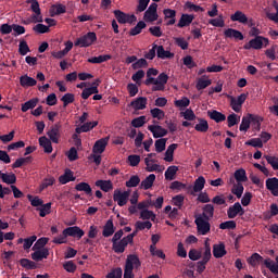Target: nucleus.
Masks as SVG:
<instances>
[{
  "label": "nucleus",
  "instance_id": "34",
  "mask_svg": "<svg viewBox=\"0 0 278 278\" xmlns=\"http://www.w3.org/2000/svg\"><path fill=\"white\" fill-rule=\"evenodd\" d=\"M264 262V257L260 255V253H253L249 258H248V264L252 266L253 268H256V266H260Z\"/></svg>",
  "mask_w": 278,
  "mask_h": 278
},
{
  "label": "nucleus",
  "instance_id": "5",
  "mask_svg": "<svg viewBox=\"0 0 278 278\" xmlns=\"http://www.w3.org/2000/svg\"><path fill=\"white\" fill-rule=\"evenodd\" d=\"M251 123H254L256 129H260V127L262 126V119H260V117L257 116L250 114L249 117H242L239 129L241 131H249V128L251 127Z\"/></svg>",
  "mask_w": 278,
  "mask_h": 278
},
{
  "label": "nucleus",
  "instance_id": "31",
  "mask_svg": "<svg viewBox=\"0 0 278 278\" xmlns=\"http://www.w3.org/2000/svg\"><path fill=\"white\" fill-rule=\"evenodd\" d=\"M194 21V15H190V14H182L177 27H179L180 29L184 27H190V24Z\"/></svg>",
  "mask_w": 278,
  "mask_h": 278
},
{
  "label": "nucleus",
  "instance_id": "36",
  "mask_svg": "<svg viewBox=\"0 0 278 278\" xmlns=\"http://www.w3.org/2000/svg\"><path fill=\"white\" fill-rule=\"evenodd\" d=\"M195 131H200L201 134H205L210 129V124L205 118H198V124L194 126Z\"/></svg>",
  "mask_w": 278,
  "mask_h": 278
},
{
  "label": "nucleus",
  "instance_id": "26",
  "mask_svg": "<svg viewBox=\"0 0 278 278\" xmlns=\"http://www.w3.org/2000/svg\"><path fill=\"white\" fill-rule=\"evenodd\" d=\"M225 38H235V40H244L242 31L233 28H228L224 31Z\"/></svg>",
  "mask_w": 278,
  "mask_h": 278
},
{
  "label": "nucleus",
  "instance_id": "19",
  "mask_svg": "<svg viewBox=\"0 0 278 278\" xmlns=\"http://www.w3.org/2000/svg\"><path fill=\"white\" fill-rule=\"evenodd\" d=\"M230 21L232 23H241V25H247L249 23V17L242 11H236L230 15Z\"/></svg>",
  "mask_w": 278,
  "mask_h": 278
},
{
  "label": "nucleus",
  "instance_id": "28",
  "mask_svg": "<svg viewBox=\"0 0 278 278\" xmlns=\"http://www.w3.org/2000/svg\"><path fill=\"white\" fill-rule=\"evenodd\" d=\"M97 188H100L102 192H110L111 190H114V184H112V180H97L96 181Z\"/></svg>",
  "mask_w": 278,
  "mask_h": 278
},
{
  "label": "nucleus",
  "instance_id": "15",
  "mask_svg": "<svg viewBox=\"0 0 278 278\" xmlns=\"http://www.w3.org/2000/svg\"><path fill=\"white\" fill-rule=\"evenodd\" d=\"M108 142H110V137H105L97 140L92 147V153L101 155V153L105 151V148L108 147Z\"/></svg>",
  "mask_w": 278,
  "mask_h": 278
},
{
  "label": "nucleus",
  "instance_id": "12",
  "mask_svg": "<svg viewBox=\"0 0 278 278\" xmlns=\"http://www.w3.org/2000/svg\"><path fill=\"white\" fill-rule=\"evenodd\" d=\"M244 101H247L245 93H241L238 96V98L230 97V108L233 110V112H241Z\"/></svg>",
  "mask_w": 278,
  "mask_h": 278
},
{
  "label": "nucleus",
  "instance_id": "18",
  "mask_svg": "<svg viewBox=\"0 0 278 278\" xmlns=\"http://www.w3.org/2000/svg\"><path fill=\"white\" fill-rule=\"evenodd\" d=\"M64 230L67 236H70L71 238H78V240H80V238H84L86 233L81 228H79V226L67 227Z\"/></svg>",
  "mask_w": 278,
  "mask_h": 278
},
{
  "label": "nucleus",
  "instance_id": "23",
  "mask_svg": "<svg viewBox=\"0 0 278 278\" xmlns=\"http://www.w3.org/2000/svg\"><path fill=\"white\" fill-rule=\"evenodd\" d=\"M213 255L216 260H220V257H225L227 255V250L225 249V243L220 242L218 244L213 245Z\"/></svg>",
  "mask_w": 278,
  "mask_h": 278
},
{
  "label": "nucleus",
  "instance_id": "1",
  "mask_svg": "<svg viewBox=\"0 0 278 278\" xmlns=\"http://www.w3.org/2000/svg\"><path fill=\"white\" fill-rule=\"evenodd\" d=\"M142 266L140 258L136 254H129L124 268V278H134V268Z\"/></svg>",
  "mask_w": 278,
  "mask_h": 278
},
{
  "label": "nucleus",
  "instance_id": "51",
  "mask_svg": "<svg viewBox=\"0 0 278 278\" xmlns=\"http://www.w3.org/2000/svg\"><path fill=\"white\" fill-rule=\"evenodd\" d=\"M231 192L237 197V199H242V194H244V186L242 182L233 185Z\"/></svg>",
  "mask_w": 278,
  "mask_h": 278
},
{
  "label": "nucleus",
  "instance_id": "41",
  "mask_svg": "<svg viewBox=\"0 0 278 278\" xmlns=\"http://www.w3.org/2000/svg\"><path fill=\"white\" fill-rule=\"evenodd\" d=\"M39 102H40V99L33 98L26 101L25 103H23L21 110L22 112H28V110H34V108H36V105H38Z\"/></svg>",
  "mask_w": 278,
  "mask_h": 278
},
{
  "label": "nucleus",
  "instance_id": "33",
  "mask_svg": "<svg viewBox=\"0 0 278 278\" xmlns=\"http://www.w3.org/2000/svg\"><path fill=\"white\" fill-rule=\"evenodd\" d=\"M39 144L42 147L45 153H53V146L51 144V139L47 137L39 138Z\"/></svg>",
  "mask_w": 278,
  "mask_h": 278
},
{
  "label": "nucleus",
  "instance_id": "6",
  "mask_svg": "<svg viewBox=\"0 0 278 278\" xmlns=\"http://www.w3.org/2000/svg\"><path fill=\"white\" fill-rule=\"evenodd\" d=\"M194 224L197 225L198 233L200 236H207L210 230L212 229V225H210V219H203V217H194Z\"/></svg>",
  "mask_w": 278,
  "mask_h": 278
},
{
  "label": "nucleus",
  "instance_id": "16",
  "mask_svg": "<svg viewBox=\"0 0 278 278\" xmlns=\"http://www.w3.org/2000/svg\"><path fill=\"white\" fill-rule=\"evenodd\" d=\"M148 129L153 135V138H164V136L168 135V130L160 125H150Z\"/></svg>",
  "mask_w": 278,
  "mask_h": 278
},
{
  "label": "nucleus",
  "instance_id": "3",
  "mask_svg": "<svg viewBox=\"0 0 278 278\" xmlns=\"http://www.w3.org/2000/svg\"><path fill=\"white\" fill-rule=\"evenodd\" d=\"M268 45H270V40L268 38L254 37L243 46V49H245V51H251V49L260 51L261 49H264V47H268Z\"/></svg>",
  "mask_w": 278,
  "mask_h": 278
},
{
  "label": "nucleus",
  "instance_id": "64",
  "mask_svg": "<svg viewBox=\"0 0 278 278\" xmlns=\"http://www.w3.org/2000/svg\"><path fill=\"white\" fill-rule=\"evenodd\" d=\"M174 104L176 108H188V105H190V99L184 97L180 100H175Z\"/></svg>",
  "mask_w": 278,
  "mask_h": 278
},
{
  "label": "nucleus",
  "instance_id": "13",
  "mask_svg": "<svg viewBox=\"0 0 278 278\" xmlns=\"http://www.w3.org/2000/svg\"><path fill=\"white\" fill-rule=\"evenodd\" d=\"M244 216V208L240 202H236L233 205L229 206L227 210L228 218H236V216Z\"/></svg>",
  "mask_w": 278,
  "mask_h": 278
},
{
  "label": "nucleus",
  "instance_id": "21",
  "mask_svg": "<svg viewBox=\"0 0 278 278\" xmlns=\"http://www.w3.org/2000/svg\"><path fill=\"white\" fill-rule=\"evenodd\" d=\"M128 244L132 243L127 240V237H124L122 240L116 241L115 243H113L114 253H125V249H127Z\"/></svg>",
  "mask_w": 278,
  "mask_h": 278
},
{
  "label": "nucleus",
  "instance_id": "46",
  "mask_svg": "<svg viewBox=\"0 0 278 278\" xmlns=\"http://www.w3.org/2000/svg\"><path fill=\"white\" fill-rule=\"evenodd\" d=\"M205 188V177L200 176L193 184V192H201Z\"/></svg>",
  "mask_w": 278,
  "mask_h": 278
},
{
  "label": "nucleus",
  "instance_id": "8",
  "mask_svg": "<svg viewBox=\"0 0 278 278\" xmlns=\"http://www.w3.org/2000/svg\"><path fill=\"white\" fill-rule=\"evenodd\" d=\"M157 18H160V15H157V3L153 2L144 12L143 21L146 23H154V21H157Z\"/></svg>",
  "mask_w": 278,
  "mask_h": 278
},
{
  "label": "nucleus",
  "instance_id": "2",
  "mask_svg": "<svg viewBox=\"0 0 278 278\" xmlns=\"http://www.w3.org/2000/svg\"><path fill=\"white\" fill-rule=\"evenodd\" d=\"M212 260V247L210 245V240L206 239L204 241V251L202 254V260L199 261L195 265L197 273L201 275V273H205V268L207 266V262Z\"/></svg>",
  "mask_w": 278,
  "mask_h": 278
},
{
  "label": "nucleus",
  "instance_id": "49",
  "mask_svg": "<svg viewBox=\"0 0 278 278\" xmlns=\"http://www.w3.org/2000/svg\"><path fill=\"white\" fill-rule=\"evenodd\" d=\"M20 265L22 268H26L27 270H36V263L34 261H29V258H21Z\"/></svg>",
  "mask_w": 278,
  "mask_h": 278
},
{
  "label": "nucleus",
  "instance_id": "52",
  "mask_svg": "<svg viewBox=\"0 0 278 278\" xmlns=\"http://www.w3.org/2000/svg\"><path fill=\"white\" fill-rule=\"evenodd\" d=\"M48 242H49V238H46V237L39 238L36 241V243L33 245V251L45 249V247H47Z\"/></svg>",
  "mask_w": 278,
  "mask_h": 278
},
{
  "label": "nucleus",
  "instance_id": "60",
  "mask_svg": "<svg viewBox=\"0 0 278 278\" xmlns=\"http://www.w3.org/2000/svg\"><path fill=\"white\" fill-rule=\"evenodd\" d=\"M150 114L153 118H157V121H162L164 118L165 113L161 109L154 108L150 111Z\"/></svg>",
  "mask_w": 278,
  "mask_h": 278
},
{
  "label": "nucleus",
  "instance_id": "32",
  "mask_svg": "<svg viewBox=\"0 0 278 278\" xmlns=\"http://www.w3.org/2000/svg\"><path fill=\"white\" fill-rule=\"evenodd\" d=\"M75 179L76 178L73 175V170H71L68 168H66L64 174L59 177V181L62 184V186L71 182V181H75Z\"/></svg>",
  "mask_w": 278,
  "mask_h": 278
},
{
  "label": "nucleus",
  "instance_id": "27",
  "mask_svg": "<svg viewBox=\"0 0 278 278\" xmlns=\"http://www.w3.org/2000/svg\"><path fill=\"white\" fill-rule=\"evenodd\" d=\"M163 14L165 16V21L169 18V21L166 23L167 26L175 25V23H177V11L173 9H164Z\"/></svg>",
  "mask_w": 278,
  "mask_h": 278
},
{
  "label": "nucleus",
  "instance_id": "10",
  "mask_svg": "<svg viewBox=\"0 0 278 278\" xmlns=\"http://www.w3.org/2000/svg\"><path fill=\"white\" fill-rule=\"evenodd\" d=\"M114 16L121 25H125V23H135L136 21V15H129L121 10H115Z\"/></svg>",
  "mask_w": 278,
  "mask_h": 278
},
{
  "label": "nucleus",
  "instance_id": "22",
  "mask_svg": "<svg viewBox=\"0 0 278 278\" xmlns=\"http://www.w3.org/2000/svg\"><path fill=\"white\" fill-rule=\"evenodd\" d=\"M33 251H35V253H31V260H34V262H42V260H47V257H49V249L47 248Z\"/></svg>",
  "mask_w": 278,
  "mask_h": 278
},
{
  "label": "nucleus",
  "instance_id": "20",
  "mask_svg": "<svg viewBox=\"0 0 278 278\" xmlns=\"http://www.w3.org/2000/svg\"><path fill=\"white\" fill-rule=\"evenodd\" d=\"M266 188L271 192L274 197H278V178H267L265 181Z\"/></svg>",
  "mask_w": 278,
  "mask_h": 278
},
{
  "label": "nucleus",
  "instance_id": "40",
  "mask_svg": "<svg viewBox=\"0 0 278 278\" xmlns=\"http://www.w3.org/2000/svg\"><path fill=\"white\" fill-rule=\"evenodd\" d=\"M155 182V174H150L148 177H146L144 180L141 181L140 188L143 190H149L153 188V184Z\"/></svg>",
  "mask_w": 278,
  "mask_h": 278
},
{
  "label": "nucleus",
  "instance_id": "61",
  "mask_svg": "<svg viewBox=\"0 0 278 278\" xmlns=\"http://www.w3.org/2000/svg\"><path fill=\"white\" fill-rule=\"evenodd\" d=\"M29 46L27 45V41L22 40L20 41V46H18V53L20 55H25L26 53H29Z\"/></svg>",
  "mask_w": 278,
  "mask_h": 278
},
{
  "label": "nucleus",
  "instance_id": "24",
  "mask_svg": "<svg viewBox=\"0 0 278 278\" xmlns=\"http://www.w3.org/2000/svg\"><path fill=\"white\" fill-rule=\"evenodd\" d=\"M115 231L116 228H114V220L110 218L103 226L102 236L104 238H110V236H114Z\"/></svg>",
  "mask_w": 278,
  "mask_h": 278
},
{
  "label": "nucleus",
  "instance_id": "45",
  "mask_svg": "<svg viewBox=\"0 0 278 278\" xmlns=\"http://www.w3.org/2000/svg\"><path fill=\"white\" fill-rule=\"evenodd\" d=\"M178 170H179V167L175 166V165L167 167V169L165 172V179L167 181H173V179H175V175H177Z\"/></svg>",
  "mask_w": 278,
  "mask_h": 278
},
{
  "label": "nucleus",
  "instance_id": "14",
  "mask_svg": "<svg viewBox=\"0 0 278 278\" xmlns=\"http://www.w3.org/2000/svg\"><path fill=\"white\" fill-rule=\"evenodd\" d=\"M168 84V75L161 73L157 78H155V86L152 87L153 92L162 91L166 88Z\"/></svg>",
  "mask_w": 278,
  "mask_h": 278
},
{
  "label": "nucleus",
  "instance_id": "56",
  "mask_svg": "<svg viewBox=\"0 0 278 278\" xmlns=\"http://www.w3.org/2000/svg\"><path fill=\"white\" fill-rule=\"evenodd\" d=\"M37 212H39L41 218H45L47 214H51V202L43 204L41 207H37Z\"/></svg>",
  "mask_w": 278,
  "mask_h": 278
},
{
  "label": "nucleus",
  "instance_id": "48",
  "mask_svg": "<svg viewBox=\"0 0 278 278\" xmlns=\"http://www.w3.org/2000/svg\"><path fill=\"white\" fill-rule=\"evenodd\" d=\"M235 179L236 181H238V184L248 181L249 178L247 177V170H244L243 168L237 169L235 172Z\"/></svg>",
  "mask_w": 278,
  "mask_h": 278
},
{
  "label": "nucleus",
  "instance_id": "37",
  "mask_svg": "<svg viewBox=\"0 0 278 278\" xmlns=\"http://www.w3.org/2000/svg\"><path fill=\"white\" fill-rule=\"evenodd\" d=\"M77 192H85L88 197H92V187L88 182H79L75 186Z\"/></svg>",
  "mask_w": 278,
  "mask_h": 278
},
{
  "label": "nucleus",
  "instance_id": "43",
  "mask_svg": "<svg viewBox=\"0 0 278 278\" xmlns=\"http://www.w3.org/2000/svg\"><path fill=\"white\" fill-rule=\"evenodd\" d=\"M178 144L177 143H172L168 146L167 150L165 151V162H173L174 155H175V150H177Z\"/></svg>",
  "mask_w": 278,
  "mask_h": 278
},
{
  "label": "nucleus",
  "instance_id": "30",
  "mask_svg": "<svg viewBox=\"0 0 278 278\" xmlns=\"http://www.w3.org/2000/svg\"><path fill=\"white\" fill-rule=\"evenodd\" d=\"M99 125V122H87L83 124L80 127H76L75 132L76 134H87V131H90L91 129H94Z\"/></svg>",
  "mask_w": 278,
  "mask_h": 278
},
{
  "label": "nucleus",
  "instance_id": "57",
  "mask_svg": "<svg viewBox=\"0 0 278 278\" xmlns=\"http://www.w3.org/2000/svg\"><path fill=\"white\" fill-rule=\"evenodd\" d=\"M135 227L137 229V231H144V229H151V227H153V224L149 220L147 222H136Z\"/></svg>",
  "mask_w": 278,
  "mask_h": 278
},
{
  "label": "nucleus",
  "instance_id": "39",
  "mask_svg": "<svg viewBox=\"0 0 278 278\" xmlns=\"http://www.w3.org/2000/svg\"><path fill=\"white\" fill-rule=\"evenodd\" d=\"M151 162H155V160H152V159H149V157L144 159V164L147 166L146 170L148 173H155V172L162 173V169L160 168V165L151 164Z\"/></svg>",
  "mask_w": 278,
  "mask_h": 278
},
{
  "label": "nucleus",
  "instance_id": "11",
  "mask_svg": "<svg viewBox=\"0 0 278 278\" xmlns=\"http://www.w3.org/2000/svg\"><path fill=\"white\" fill-rule=\"evenodd\" d=\"M113 200L123 207L127 205V201L129 200V191L122 192L121 190H115L113 194Z\"/></svg>",
  "mask_w": 278,
  "mask_h": 278
},
{
  "label": "nucleus",
  "instance_id": "63",
  "mask_svg": "<svg viewBox=\"0 0 278 278\" xmlns=\"http://www.w3.org/2000/svg\"><path fill=\"white\" fill-rule=\"evenodd\" d=\"M106 278H123V268L117 267L106 275Z\"/></svg>",
  "mask_w": 278,
  "mask_h": 278
},
{
  "label": "nucleus",
  "instance_id": "50",
  "mask_svg": "<svg viewBox=\"0 0 278 278\" xmlns=\"http://www.w3.org/2000/svg\"><path fill=\"white\" fill-rule=\"evenodd\" d=\"M166 142H168L167 138H161L155 141L154 147H155L156 153H162V151L166 150Z\"/></svg>",
  "mask_w": 278,
  "mask_h": 278
},
{
  "label": "nucleus",
  "instance_id": "29",
  "mask_svg": "<svg viewBox=\"0 0 278 278\" xmlns=\"http://www.w3.org/2000/svg\"><path fill=\"white\" fill-rule=\"evenodd\" d=\"M207 116L211 121H215V123H224V121H227V116L216 110L207 111Z\"/></svg>",
  "mask_w": 278,
  "mask_h": 278
},
{
  "label": "nucleus",
  "instance_id": "58",
  "mask_svg": "<svg viewBox=\"0 0 278 278\" xmlns=\"http://www.w3.org/2000/svg\"><path fill=\"white\" fill-rule=\"evenodd\" d=\"M201 257H203V253H201V251L197 249H191L189 251V260H191L192 262H197L201 260Z\"/></svg>",
  "mask_w": 278,
  "mask_h": 278
},
{
  "label": "nucleus",
  "instance_id": "17",
  "mask_svg": "<svg viewBox=\"0 0 278 278\" xmlns=\"http://www.w3.org/2000/svg\"><path fill=\"white\" fill-rule=\"evenodd\" d=\"M195 217L212 220V218H214V206L212 204L204 205L202 207V213L195 215Z\"/></svg>",
  "mask_w": 278,
  "mask_h": 278
},
{
  "label": "nucleus",
  "instance_id": "53",
  "mask_svg": "<svg viewBox=\"0 0 278 278\" xmlns=\"http://www.w3.org/2000/svg\"><path fill=\"white\" fill-rule=\"evenodd\" d=\"M264 266H266V268H268L274 275H278V264H275L273 260L266 258L264 261Z\"/></svg>",
  "mask_w": 278,
  "mask_h": 278
},
{
  "label": "nucleus",
  "instance_id": "44",
  "mask_svg": "<svg viewBox=\"0 0 278 278\" xmlns=\"http://www.w3.org/2000/svg\"><path fill=\"white\" fill-rule=\"evenodd\" d=\"M108 60H112L111 54L93 56V58L88 59V62H89V64H103V62H108Z\"/></svg>",
  "mask_w": 278,
  "mask_h": 278
},
{
  "label": "nucleus",
  "instance_id": "38",
  "mask_svg": "<svg viewBox=\"0 0 278 278\" xmlns=\"http://www.w3.org/2000/svg\"><path fill=\"white\" fill-rule=\"evenodd\" d=\"M131 108L134 110H144L147 108V98L139 97L136 100L130 102Z\"/></svg>",
  "mask_w": 278,
  "mask_h": 278
},
{
  "label": "nucleus",
  "instance_id": "35",
  "mask_svg": "<svg viewBox=\"0 0 278 278\" xmlns=\"http://www.w3.org/2000/svg\"><path fill=\"white\" fill-rule=\"evenodd\" d=\"M156 55L161 60H170V58L175 56L170 51L164 50V46H156Z\"/></svg>",
  "mask_w": 278,
  "mask_h": 278
},
{
  "label": "nucleus",
  "instance_id": "59",
  "mask_svg": "<svg viewBox=\"0 0 278 278\" xmlns=\"http://www.w3.org/2000/svg\"><path fill=\"white\" fill-rule=\"evenodd\" d=\"M264 157H265L266 162L268 164H270V166L274 170H278V157L277 156L265 155Z\"/></svg>",
  "mask_w": 278,
  "mask_h": 278
},
{
  "label": "nucleus",
  "instance_id": "62",
  "mask_svg": "<svg viewBox=\"0 0 278 278\" xmlns=\"http://www.w3.org/2000/svg\"><path fill=\"white\" fill-rule=\"evenodd\" d=\"M127 160H128L129 166L135 167V166H138V164H140V155L138 154H130L128 155Z\"/></svg>",
  "mask_w": 278,
  "mask_h": 278
},
{
  "label": "nucleus",
  "instance_id": "55",
  "mask_svg": "<svg viewBox=\"0 0 278 278\" xmlns=\"http://www.w3.org/2000/svg\"><path fill=\"white\" fill-rule=\"evenodd\" d=\"M61 101L63 103V108H68L71 103H75V94L73 93H65L62 98Z\"/></svg>",
  "mask_w": 278,
  "mask_h": 278
},
{
  "label": "nucleus",
  "instance_id": "25",
  "mask_svg": "<svg viewBox=\"0 0 278 278\" xmlns=\"http://www.w3.org/2000/svg\"><path fill=\"white\" fill-rule=\"evenodd\" d=\"M37 84L38 81L35 78L29 77L27 74L20 77V86H22V88H31Z\"/></svg>",
  "mask_w": 278,
  "mask_h": 278
},
{
  "label": "nucleus",
  "instance_id": "4",
  "mask_svg": "<svg viewBox=\"0 0 278 278\" xmlns=\"http://www.w3.org/2000/svg\"><path fill=\"white\" fill-rule=\"evenodd\" d=\"M94 42H97V33L89 31L80 38L76 39L74 45L75 47L86 48L92 46Z\"/></svg>",
  "mask_w": 278,
  "mask_h": 278
},
{
  "label": "nucleus",
  "instance_id": "7",
  "mask_svg": "<svg viewBox=\"0 0 278 278\" xmlns=\"http://www.w3.org/2000/svg\"><path fill=\"white\" fill-rule=\"evenodd\" d=\"M26 3L30 4V10L35 14L33 15L34 23H42L45 20L42 18V11L38 0H27Z\"/></svg>",
  "mask_w": 278,
  "mask_h": 278
},
{
  "label": "nucleus",
  "instance_id": "9",
  "mask_svg": "<svg viewBox=\"0 0 278 278\" xmlns=\"http://www.w3.org/2000/svg\"><path fill=\"white\" fill-rule=\"evenodd\" d=\"M60 129H62V125L56 123L52 125L47 132L48 138H50L51 142L54 144H60V138L62 137Z\"/></svg>",
  "mask_w": 278,
  "mask_h": 278
},
{
  "label": "nucleus",
  "instance_id": "54",
  "mask_svg": "<svg viewBox=\"0 0 278 278\" xmlns=\"http://www.w3.org/2000/svg\"><path fill=\"white\" fill-rule=\"evenodd\" d=\"M208 86H212V79L199 78L195 88L197 90H205V88H208Z\"/></svg>",
  "mask_w": 278,
  "mask_h": 278
},
{
  "label": "nucleus",
  "instance_id": "47",
  "mask_svg": "<svg viewBox=\"0 0 278 278\" xmlns=\"http://www.w3.org/2000/svg\"><path fill=\"white\" fill-rule=\"evenodd\" d=\"M1 179L3 184H8L9 186H13L16 184V175L14 173L11 174H1Z\"/></svg>",
  "mask_w": 278,
  "mask_h": 278
},
{
  "label": "nucleus",
  "instance_id": "42",
  "mask_svg": "<svg viewBox=\"0 0 278 278\" xmlns=\"http://www.w3.org/2000/svg\"><path fill=\"white\" fill-rule=\"evenodd\" d=\"M142 29H147V22L140 21L135 27L129 30V36H138L142 34Z\"/></svg>",
  "mask_w": 278,
  "mask_h": 278
}]
</instances>
